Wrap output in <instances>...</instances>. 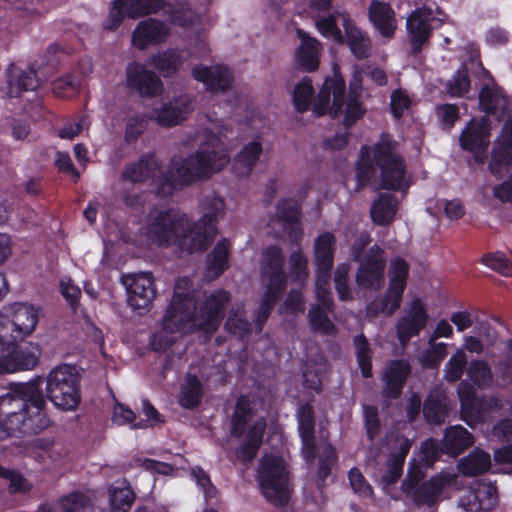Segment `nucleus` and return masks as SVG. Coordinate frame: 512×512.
Listing matches in <instances>:
<instances>
[{
	"label": "nucleus",
	"instance_id": "obj_6",
	"mask_svg": "<svg viewBox=\"0 0 512 512\" xmlns=\"http://www.w3.org/2000/svg\"><path fill=\"white\" fill-rule=\"evenodd\" d=\"M299 435L301 438V453L307 464L315 462V481L317 489L323 493L328 485V479L332 477V471L338 464L336 449L327 443L323 445L317 456V445L315 440V423H298Z\"/></svg>",
	"mask_w": 512,
	"mask_h": 512
},
{
	"label": "nucleus",
	"instance_id": "obj_12",
	"mask_svg": "<svg viewBox=\"0 0 512 512\" xmlns=\"http://www.w3.org/2000/svg\"><path fill=\"white\" fill-rule=\"evenodd\" d=\"M127 301L134 310H145L156 297V287L151 272H141L124 277Z\"/></svg>",
	"mask_w": 512,
	"mask_h": 512
},
{
	"label": "nucleus",
	"instance_id": "obj_4",
	"mask_svg": "<svg viewBox=\"0 0 512 512\" xmlns=\"http://www.w3.org/2000/svg\"><path fill=\"white\" fill-rule=\"evenodd\" d=\"M359 187L378 179L382 189L399 191L406 177V162L398 151V142L389 132H382L373 145H362L355 163Z\"/></svg>",
	"mask_w": 512,
	"mask_h": 512
},
{
	"label": "nucleus",
	"instance_id": "obj_3",
	"mask_svg": "<svg viewBox=\"0 0 512 512\" xmlns=\"http://www.w3.org/2000/svg\"><path fill=\"white\" fill-rule=\"evenodd\" d=\"M203 209V216L197 221L176 208L161 211L149 223L148 234L159 246H174L188 254L206 251L218 233L216 223L224 213V200L216 195L206 197Z\"/></svg>",
	"mask_w": 512,
	"mask_h": 512
},
{
	"label": "nucleus",
	"instance_id": "obj_5",
	"mask_svg": "<svg viewBox=\"0 0 512 512\" xmlns=\"http://www.w3.org/2000/svg\"><path fill=\"white\" fill-rule=\"evenodd\" d=\"M229 302L230 293L225 289H218L207 296L196 311L190 293L175 292L163 317V330L171 334L185 333L194 326L198 331L214 334L220 327Z\"/></svg>",
	"mask_w": 512,
	"mask_h": 512
},
{
	"label": "nucleus",
	"instance_id": "obj_14",
	"mask_svg": "<svg viewBox=\"0 0 512 512\" xmlns=\"http://www.w3.org/2000/svg\"><path fill=\"white\" fill-rule=\"evenodd\" d=\"M10 348L11 350L7 354L0 356L5 373L29 371L38 365L42 354L39 345L33 343L19 345L16 343Z\"/></svg>",
	"mask_w": 512,
	"mask_h": 512
},
{
	"label": "nucleus",
	"instance_id": "obj_51",
	"mask_svg": "<svg viewBox=\"0 0 512 512\" xmlns=\"http://www.w3.org/2000/svg\"><path fill=\"white\" fill-rule=\"evenodd\" d=\"M349 263H340L337 265L334 273V286L340 301L347 302L353 299V294L348 282L350 272Z\"/></svg>",
	"mask_w": 512,
	"mask_h": 512
},
{
	"label": "nucleus",
	"instance_id": "obj_30",
	"mask_svg": "<svg viewBox=\"0 0 512 512\" xmlns=\"http://www.w3.org/2000/svg\"><path fill=\"white\" fill-rule=\"evenodd\" d=\"M441 442L445 454L457 457L473 445L474 438L466 428L461 425H456L446 429Z\"/></svg>",
	"mask_w": 512,
	"mask_h": 512
},
{
	"label": "nucleus",
	"instance_id": "obj_63",
	"mask_svg": "<svg viewBox=\"0 0 512 512\" xmlns=\"http://www.w3.org/2000/svg\"><path fill=\"white\" fill-rule=\"evenodd\" d=\"M436 115L440 119L441 127L450 130L459 119V108L456 104L445 103L436 107Z\"/></svg>",
	"mask_w": 512,
	"mask_h": 512
},
{
	"label": "nucleus",
	"instance_id": "obj_58",
	"mask_svg": "<svg viewBox=\"0 0 512 512\" xmlns=\"http://www.w3.org/2000/svg\"><path fill=\"white\" fill-rule=\"evenodd\" d=\"M366 110L356 95H349L344 112L343 125L346 129L351 128L361 119Z\"/></svg>",
	"mask_w": 512,
	"mask_h": 512
},
{
	"label": "nucleus",
	"instance_id": "obj_50",
	"mask_svg": "<svg viewBox=\"0 0 512 512\" xmlns=\"http://www.w3.org/2000/svg\"><path fill=\"white\" fill-rule=\"evenodd\" d=\"M313 92L312 81L308 77H304L295 86L293 90V104L298 112L303 113L309 110Z\"/></svg>",
	"mask_w": 512,
	"mask_h": 512
},
{
	"label": "nucleus",
	"instance_id": "obj_47",
	"mask_svg": "<svg viewBox=\"0 0 512 512\" xmlns=\"http://www.w3.org/2000/svg\"><path fill=\"white\" fill-rule=\"evenodd\" d=\"M467 376L479 388L487 387L492 382L491 368L483 360H472L467 367Z\"/></svg>",
	"mask_w": 512,
	"mask_h": 512
},
{
	"label": "nucleus",
	"instance_id": "obj_32",
	"mask_svg": "<svg viewBox=\"0 0 512 512\" xmlns=\"http://www.w3.org/2000/svg\"><path fill=\"white\" fill-rule=\"evenodd\" d=\"M298 34L301 37V44L296 51V61L302 71L313 72L318 69L320 63L318 55L319 42L304 34L302 30H299Z\"/></svg>",
	"mask_w": 512,
	"mask_h": 512
},
{
	"label": "nucleus",
	"instance_id": "obj_64",
	"mask_svg": "<svg viewBox=\"0 0 512 512\" xmlns=\"http://www.w3.org/2000/svg\"><path fill=\"white\" fill-rule=\"evenodd\" d=\"M126 16L129 17V8L117 3V0H114L109 14L103 24V28L107 31L117 30Z\"/></svg>",
	"mask_w": 512,
	"mask_h": 512
},
{
	"label": "nucleus",
	"instance_id": "obj_31",
	"mask_svg": "<svg viewBox=\"0 0 512 512\" xmlns=\"http://www.w3.org/2000/svg\"><path fill=\"white\" fill-rule=\"evenodd\" d=\"M488 137L489 131L486 124L472 119L461 132L459 142L463 150L474 151L477 148H488Z\"/></svg>",
	"mask_w": 512,
	"mask_h": 512
},
{
	"label": "nucleus",
	"instance_id": "obj_39",
	"mask_svg": "<svg viewBox=\"0 0 512 512\" xmlns=\"http://www.w3.org/2000/svg\"><path fill=\"white\" fill-rule=\"evenodd\" d=\"M336 238L331 232L320 234L314 243L315 265L333 266Z\"/></svg>",
	"mask_w": 512,
	"mask_h": 512
},
{
	"label": "nucleus",
	"instance_id": "obj_56",
	"mask_svg": "<svg viewBox=\"0 0 512 512\" xmlns=\"http://www.w3.org/2000/svg\"><path fill=\"white\" fill-rule=\"evenodd\" d=\"M79 81L71 73L63 75L52 82L53 93L60 98H69L78 92Z\"/></svg>",
	"mask_w": 512,
	"mask_h": 512
},
{
	"label": "nucleus",
	"instance_id": "obj_55",
	"mask_svg": "<svg viewBox=\"0 0 512 512\" xmlns=\"http://www.w3.org/2000/svg\"><path fill=\"white\" fill-rule=\"evenodd\" d=\"M442 454H445L442 442L428 438L421 444L419 460L424 466L430 467L440 459Z\"/></svg>",
	"mask_w": 512,
	"mask_h": 512
},
{
	"label": "nucleus",
	"instance_id": "obj_49",
	"mask_svg": "<svg viewBox=\"0 0 512 512\" xmlns=\"http://www.w3.org/2000/svg\"><path fill=\"white\" fill-rule=\"evenodd\" d=\"M471 81L466 65H462L446 84L447 93L451 97H462L469 92Z\"/></svg>",
	"mask_w": 512,
	"mask_h": 512
},
{
	"label": "nucleus",
	"instance_id": "obj_16",
	"mask_svg": "<svg viewBox=\"0 0 512 512\" xmlns=\"http://www.w3.org/2000/svg\"><path fill=\"white\" fill-rule=\"evenodd\" d=\"M344 29L341 45L345 44L357 60L368 59L372 55V40L348 15H343Z\"/></svg>",
	"mask_w": 512,
	"mask_h": 512
},
{
	"label": "nucleus",
	"instance_id": "obj_48",
	"mask_svg": "<svg viewBox=\"0 0 512 512\" xmlns=\"http://www.w3.org/2000/svg\"><path fill=\"white\" fill-rule=\"evenodd\" d=\"M447 354V345L445 343H431L430 348L423 351L418 359L424 369H437Z\"/></svg>",
	"mask_w": 512,
	"mask_h": 512
},
{
	"label": "nucleus",
	"instance_id": "obj_60",
	"mask_svg": "<svg viewBox=\"0 0 512 512\" xmlns=\"http://www.w3.org/2000/svg\"><path fill=\"white\" fill-rule=\"evenodd\" d=\"M348 480L354 493L360 497H372L373 488L365 479L364 475L357 467H352L348 472Z\"/></svg>",
	"mask_w": 512,
	"mask_h": 512
},
{
	"label": "nucleus",
	"instance_id": "obj_44",
	"mask_svg": "<svg viewBox=\"0 0 512 512\" xmlns=\"http://www.w3.org/2000/svg\"><path fill=\"white\" fill-rule=\"evenodd\" d=\"M109 497L111 512H129L135 501V493L129 486L112 487Z\"/></svg>",
	"mask_w": 512,
	"mask_h": 512
},
{
	"label": "nucleus",
	"instance_id": "obj_19",
	"mask_svg": "<svg viewBox=\"0 0 512 512\" xmlns=\"http://www.w3.org/2000/svg\"><path fill=\"white\" fill-rule=\"evenodd\" d=\"M192 76L195 80L204 83L210 92H226L233 81L229 69L221 65L213 67L197 65L192 69Z\"/></svg>",
	"mask_w": 512,
	"mask_h": 512
},
{
	"label": "nucleus",
	"instance_id": "obj_11",
	"mask_svg": "<svg viewBox=\"0 0 512 512\" xmlns=\"http://www.w3.org/2000/svg\"><path fill=\"white\" fill-rule=\"evenodd\" d=\"M386 259L377 244L369 248L356 273V283L362 289L379 288L384 279Z\"/></svg>",
	"mask_w": 512,
	"mask_h": 512
},
{
	"label": "nucleus",
	"instance_id": "obj_8",
	"mask_svg": "<svg viewBox=\"0 0 512 512\" xmlns=\"http://www.w3.org/2000/svg\"><path fill=\"white\" fill-rule=\"evenodd\" d=\"M457 394L460 401L461 419L470 427L484 423L489 412L502 407L499 398L495 396L488 399L478 398L474 386L467 381H461L458 384Z\"/></svg>",
	"mask_w": 512,
	"mask_h": 512
},
{
	"label": "nucleus",
	"instance_id": "obj_10",
	"mask_svg": "<svg viewBox=\"0 0 512 512\" xmlns=\"http://www.w3.org/2000/svg\"><path fill=\"white\" fill-rule=\"evenodd\" d=\"M126 84L130 90L145 98L158 97L163 91L160 77L137 61L129 63L126 68Z\"/></svg>",
	"mask_w": 512,
	"mask_h": 512
},
{
	"label": "nucleus",
	"instance_id": "obj_54",
	"mask_svg": "<svg viewBox=\"0 0 512 512\" xmlns=\"http://www.w3.org/2000/svg\"><path fill=\"white\" fill-rule=\"evenodd\" d=\"M363 418L366 437L373 442L379 436L382 428L378 408L370 404L363 405Z\"/></svg>",
	"mask_w": 512,
	"mask_h": 512
},
{
	"label": "nucleus",
	"instance_id": "obj_37",
	"mask_svg": "<svg viewBox=\"0 0 512 512\" xmlns=\"http://www.w3.org/2000/svg\"><path fill=\"white\" fill-rule=\"evenodd\" d=\"M491 467L489 453L474 449L468 456L463 458L458 465L459 471L464 476L474 477L486 473Z\"/></svg>",
	"mask_w": 512,
	"mask_h": 512
},
{
	"label": "nucleus",
	"instance_id": "obj_13",
	"mask_svg": "<svg viewBox=\"0 0 512 512\" xmlns=\"http://www.w3.org/2000/svg\"><path fill=\"white\" fill-rule=\"evenodd\" d=\"M428 318L424 303L419 298L414 299L405 315L400 317L396 323L399 342L406 345L413 337L418 336L426 327Z\"/></svg>",
	"mask_w": 512,
	"mask_h": 512
},
{
	"label": "nucleus",
	"instance_id": "obj_34",
	"mask_svg": "<svg viewBox=\"0 0 512 512\" xmlns=\"http://www.w3.org/2000/svg\"><path fill=\"white\" fill-rule=\"evenodd\" d=\"M254 416L252 403L247 395H240L236 401L231 416L230 434L234 438H241L244 435L247 424Z\"/></svg>",
	"mask_w": 512,
	"mask_h": 512
},
{
	"label": "nucleus",
	"instance_id": "obj_42",
	"mask_svg": "<svg viewBox=\"0 0 512 512\" xmlns=\"http://www.w3.org/2000/svg\"><path fill=\"white\" fill-rule=\"evenodd\" d=\"M328 312L320 305H313L308 312V319L311 329L322 335H331L336 331L335 324L330 320Z\"/></svg>",
	"mask_w": 512,
	"mask_h": 512
},
{
	"label": "nucleus",
	"instance_id": "obj_21",
	"mask_svg": "<svg viewBox=\"0 0 512 512\" xmlns=\"http://www.w3.org/2000/svg\"><path fill=\"white\" fill-rule=\"evenodd\" d=\"M41 85L34 66L22 70L14 63L7 69V88L9 97H19L23 92L35 91Z\"/></svg>",
	"mask_w": 512,
	"mask_h": 512
},
{
	"label": "nucleus",
	"instance_id": "obj_7",
	"mask_svg": "<svg viewBox=\"0 0 512 512\" xmlns=\"http://www.w3.org/2000/svg\"><path fill=\"white\" fill-rule=\"evenodd\" d=\"M257 479L268 502L278 507L289 502V472L282 457L272 454L262 456L258 464Z\"/></svg>",
	"mask_w": 512,
	"mask_h": 512
},
{
	"label": "nucleus",
	"instance_id": "obj_15",
	"mask_svg": "<svg viewBox=\"0 0 512 512\" xmlns=\"http://www.w3.org/2000/svg\"><path fill=\"white\" fill-rule=\"evenodd\" d=\"M411 372L412 367L407 360H390L382 375V381L384 382L383 396L387 399H398L402 395L403 388Z\"/></svg>",
	"mask_w": 512,
	"mask_h": 512
},
{
	"label": "nucleus",
	"instance_id": "obj_53",
	"mask_svg": "<svg viewBox=\"0 0 512 512\" xmlns=\"http://www.w3.org/2000/svg\"><path fill=\"white\" fill-rule=\"evenodd\" d=\"M389 285L406 289L409 276V264L401 257H395L390 260L389 269Z\"/></svg>",
	"mask_w": 512,
	"mask_h": 512
},
{
	"label": "nucleus",
	"instance_id": "obj_25",
	"mask_svg": "<svg viewBox=\"0 0 512 512\" xmlns=\"http://www.w3.org/2000/svg\"><path fill=\"white\" fill-rule=\"evenodd\" d=\"M301 207L292 198H283L276 205V219L281 223L282 228L295 239L302 235L300 225Z\"/></svg>",
	"mask_w": 512,
	"mask_h": 512
},
{
	"label": "nucleus",
	"instance_id": "obj_61",
	"mask_svg": "<svg viewBox=\"0 0 512 512\" xmlns=\"http://www.w3.org/2000/svg\"><path fill=\"white\" fill-rule=\"evenodd\" d=\"M483 263L503 276L512 275V264L503 253L495 252L483 256Z\"/></svg>",
	"mask_w": 512,
	"mask_h": 512
},
{
	"label": "nucleus",
	"instance_id": "obj_46",
	"mask_svg": "<svg viewBox=\"0 0 512 512\" xmlns=\"http://www.w3.org/2000/svg\"><path fill=\"white\" fill-rule=\"evenodd\" d=\"M467 357L463 350L459 349L445 364L444 378L449 383L459 381L464 372H467Z\"/></svg>",
	"mask_w": 512,
	"mask_h": 512
},
{
	"label": "nucleus",
	"instance_id": "obj_62",
	"mask_svg": "<svg viewBox=\"0 0 512 512\" xmlns=\"http://www.w3.org/2000/svg\"><path fill=\"white\" fill-rule=\"evenodd\" d=\"M316 28L324 37H332L338 44L342 42L343 33L337 25L335 15L316 20Z\"/></svg>",
	"mask_w": 512,
	"mask_h": 512
},
{
	"label": "nucleus",
	"instance_id": "obj_20",
	"mask_svg": "<svg viewBox=\"0 0 512 512\" xmlns=\"http://www.w3.org/2000/svg\"><path fill=\"white\" fill-rule=\"evenodd\" d=\"M168 35L166 24L154 18L140 21L132 33L133 45L144 50L150 45H156L165 40Z\"/></svg>",
	"mask_w": 512,
	"mask_h": 512
},
{
	"label": "nucleus",
	"instance_id": "obj_26",
	"mask_svg": "<svg viewBox=\"0 0 512 512\" xmlns=\"http://www.w3.org/2000/svg\"><path fill=\"white\" fill-rule=\"evenodd\" d=\"M190 101L187 96L176 98L174 102L164 103L155 111L156 121L162 127H174L187 118L190 113Z\"/></svg>",
	"mask_w": 512,
	"mask_h": 512
},
{
	"label": "nucleus",
	"instance_id": "obj_22",
	"mask_svg": "<svg viewBox=\"0 0 512 512\" xmlns=\"http://www.w3.org/2000/svg\"><path fill=\"white\" fill-rule=\"evenodd\" d=\"M4 311L13 320L17 332L25 339L30 336L36 328L39 320V311L32 304L15 302L3 307Z\"/></svg>",
	"mask_w": 512,
	"mask_h": 512
},
{
	"label": "nucleus",
	"instance_id": "obj_41",
	"mask_svg": "<svg viewBox=\"0 0 512 512\" xmlns=\"http://www.w3.org/2000/svg\"><path fill=\"white\" fill-rule=\"evenodd\" d=\"M353 344L356 349L357 363L361 370L363 378L372 377V350L366 336L361 333L353 338Z\"/></svg>",
	"mask_w": 512,
	"mask_h": 512
},
{
	"label": "nucleus",
	"instance_id": "obj_40",
	"mask_svg": "<svg viewBox=\"0 0 512 512\" xmlns=\"http://www.w3.org/2000/svg\"><path fill=\"white\" fill-rule=\"evenodd\" d=\"M117 3L128 7L129 17L133 19L156 14L167 6L165 0H117Z\"/></svg>",
	"mask_w": 512,
	"mask_h": 512
},
{
	"label": "nucleus",
	"instance_id": "obj_28",
	"mask_svg": "<svg viewBox=\"0 0 512 512\" xmlns=\"http://www.w3.org/2000/svg\"><path fill=\"white\" fill-rule=\"evenodd\" d=\"M404 291V288L388 284L384 295L374 298L367 305V314L371 317L379 314L393 315L401 306Z\"/></svg>",
	"mask_w": 512,
	"mask_h": 512
},
{
	"label": "nucleus",
	"instance_id": "obj_17",
	"mask_svg": "<svg viewBox=\"0 0 512 512\" xmlns=\"http://www.w3.org/2000/svg\"><path fill=\"white\" fill-rule=\"evenodd\" d=\"M432 13L430 10L418 8L407 18V31L411 44V53L417 55L432 34Z\"/></svg>",
	"mask_w": 512,
	"mask_h": 512
},
{
	"label": "nucleus",
	"instance_id": "obj_52",
	"mask_svg": "<svg viewBox=\"0 0 512 512\" xmlns=\"http://www.w3.org/2000/svg\"><path fill=\"white\" fill-rule=\"evenodd\" d=\"M262 153V144L259 141H251L244 145L235 158V163L240 164L249 174L256 165Z\"/></svg>",
	"mask_w": 512,
	"mask_h": 512
},
{
	"label": "nucleus",
	"instance_id": "obj_35",
	"mask_svg": "<svg viewBox=\"0 0 512 512\" xmlns=\"http://www.w3.org/2000/svg\"><path fill=\"white\" fill-rule=\"evenodd\" d=\"M444 483L439 477H432L428 481L416 486L410 493L416 506L433 507L439 500Z\"/></svg>",
	"mask_w": 512,
	"mask_h": 512
},
{
	"label": "nucleus",
	"instance_id": "obj_59",
	"mask_svg": "<svg viewBox=\"0 0 512 512\" xmlns=\"http://www.w3.org/2000/svg\"><path fill=\"white\" fill-rule=\"evenodd\" d=\"M264 269L263 271H281L284 270L285 258L282 249L277 245H270L263 251Z\"/></svg>",
	"mask_w": 512,
	"mask_h": 512
},
{
	"label": "nucleus",
	"instance_id": "obj_2",
	"mask_svg": "<svg viewBox=\"0 0 512 512\" xmlns=\"http://www.w3.org/2000/svg\"><path fill=\"white\" fill-rule=\"evenodd\" d=\"M228 163L229 156L225 150L202 144L195 153L185 158H172L165 171H161L162 163L154 152L145 153L137 161L128 163L124 167L121 179L143 184L148 180H154L160 173L155 193L158 197L167 198L175 191L188 187L200 179L211 177Z\"/></svg>",
	"mask_w": 512,
	"mask_h": 512
},
{
	"label": "nucleus",
	"instance_id": "obj_27",
	"mask_svg": "<svg viewBox=\"0 0 512 512\" xmlns=\"http://www.w3.org/2000/svg\"><path fill=\"white\" fill-rule=\"evenodd\" d=\"M231 242L228 238L220 239L206 255L205 269L207 276L217 279L229 268Z\"/></svg>",
	"mask_w": 512,
	"mask_h": 512
},
{
	"label": "nucleus",
	"instance_id": "obj_38",
	"mask_svg": "<svg viewBox=\"0 0 512 512\" xmlns=\"http://www.w3.org/2000/svg\"><path fill=\"white\" fill-rule=\"evenodd\" d=\"M203 397L202 383L196 375H188L181 388L179 404L184 409L198 408Z\"/></svg>",
	"mask_w": 512,
	"mask_h": 512
},
{
	"label": "nucleus",
	"instance_id": "obj_24",
	"mask_svg": "<svg viewBox=\"0 0 512 512\" xmlns=\"http://www.w3.org/2000/svg\"><path fill=\"white\" fill-rule=\"evenodd\" d=\"M368 19L385 38H392L396 31L395 12L389 3L372 0L368 7Z\"/></svg>",
	"mask_w": 512,
	"mask_h": 512
},
{
	"label": "nucleus",
	"instance_id": "obj_29",
	"mask_svg": "<svg viewBox=\"0 0 512 512\" xmlns=\"http://www.w3.org/2000/svg\"><path fill=\"white\" fill-rule=\"evenodd\" d=\"M148 64L158 71L163 78H171L177 74L184 62L182 52L177 49L152 54L148 57Z\"/></svg>",
	"mask_w": 512,
	"mask_h": 512
},
{
	"label": "nucleus",
	"instance_id": "obj_9",
	"mask_svg": "<svg viewBox=\"0 0 512 512\" xmlns=\"http://www.w3.org/2000/svg\"><path fill=\"white\" fill-rule=\"evenodd\" d=\"M346 84L340 73L327 76L314 101L313 112L317 117L329 114L337 118L345 103Z\"/></svg>",
	"mask_w": 512,
	"mask_h": 512
},
{
	"label": "nucleus",
	"instance_id": "obj_57",
	"mask_svg": "<svg viewBox=\"0 0 512 512\" xmlns=\"http://www.w3.org/2000/svg\"><path fill=\"white\" fill-rule=\"evenodd\" d=\"M62 512H80L90 506V499L82 492H72L59 501Z\"/></svg>",
	"mask_w": 512,
	"mask_h": 512
},
{
	"label": "nucleus",
	"instance_id": "obj_33",
	"mask_svg": "<svg viewBox=\"0 0 512 512\" xmlns=\"http://www.w3.org/2000/svg\"><path fill=\"white\" fill-rule=\"evenodd\" d=\"M397 210V198L390 193H380L371 205L372 221L380 226L389 225L394 221Z\"/></svg>",
	"mask_w": 512,
	"mask_h": 512
},
{
	"label": "nucleus",
	"instance_id": "obj_23",
	"mask_svg": "<svg viewBox=\"0 0 512 512\" xmlns=\"http://www.w3.org/2000/svg\"><path fill=\"white\" fill-rule=\"evenodd\" d=\"M450 400L440 387H434L426 396L423 403V416L429 424H442L449 416Z\"/></svg>",
	"mask_w": 512,
	"mask_h": 512
},
{
	"label": "nucleus",
	"instance_id": "obj_36",
	"mask_svg": "<svg viewBox=\"0 0 512 512\" xmlns=\"http://www.w3.org/2000/svg\"><path fill=\"white\" fill-rule=\"evenodd\" d=\"M473 501L463 502L470 512H489L498 502L497 487L492 484H481L472 494Z\"/></svg>",
	"mask_w": 512,
	"mask_h": 512
},
{
	"label": "nucleus",
	"instance_id": "obj_1",
	"mask_svg": "<svg viewBox=\"0 0 512 512\" xmlns=\"http://www.w3.org/2000/svg\"><path fill=\"white\" fill-rule=\"evenodd\" d=\"M46 398L62 411H76L81 403V375L75 366L60 364L46 377L11 384L12 393L0 396V437L37 435L50 425Z\"/></svg>",
	"mask_w": 512,
	"mask_h": 512
},
{
	"label": "nucleus",
	"instance_id": "obj_45",
	"mask_svg": "<svg viewBox=\"0 0 512 512\" xmlns=\"http://www.w3.org/2000/svg\"><path fill=\"white\" fill-rule=\"evenodd\" d=\"M24 340L22 334L17 332L13 320L9 315L2 310L0 311V348L2 350H9L10 346Z\"/></svg>",
	"mask_w": 512,
	"mask_h": 512
},
{
	"label": "nucleus",
	"instance_id": "obj_43",
	"mask_svg": "<svg viewBox=\"0 0 512 512\" xmlns=\"http://www.w3.org/2000/svg\"><path fill=\"white\" fill-rule=\"evenodd\" d=\"M504 100L502 90L485 84L479 92V105L481 110L489 115L497 113L501 102Z\"/></svg>",
	"mask_w": 512,
	"mask_h": 512
},
{
	"label": "nucleus",
	"instance_id": "obj_18",
	"mask_svg": "<svg viewBox=\"0 0 512 512\" xmlns=\"http://www.w3.org/2000/svg\"><path fill=\"white\" fill-rule=\"evenodd\" d=\"M512 165V118L505 121L491 152L489 170L500 175L504 168Z\"/></svg>",
	"mask_w": 512,
	"mask_h": 512
}]
</instances>
